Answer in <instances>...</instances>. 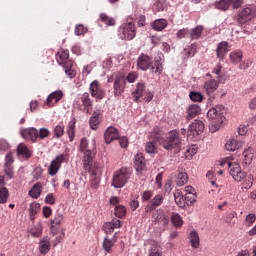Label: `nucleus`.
<instances>
[{
    "label": "nucleus",
    "instance_id": "obj_54",
    "mask_svg": "<svg viewBox=\"0 0 256 256\" xmlns=\"http://www.w3.org/2000/svg\"><path fill=\"white\" fill-rule=\"evenodd\" d=\"M139 78V74L137 72H130L127 77H125L126 81H128V83H135V81H137V79Z\"/></svg>",
    "mask_w": 256,
    "mask_h": 256
},
{
    "label": "nucleus",
    "instance_id": "obj_41",
    "mask_svg": "<svg viewBox=\"0 0 256 256\" xmlns=\"http://www.w3.org/2000/svg\"><path fill=\"white\" fill-rule=\"evenodd\" d=\"M203 33V26H196L190 32V39L193 41L195 39H199Z\"/></svg>",
    "mask_w": 256,
    "mask_h": 256
},
{
    "label": "nucleus",
    "instance_id": "obj_19",
    "mask_svg": "<svg viewBox=\"0 0 256 256\" xmlns=\"http://www.w3.org/2000/svg\"><path fill=\"white\" fill-rule=\"evenodd\" d=\"M63 99V92L61 90L52 92L46 99V104L48 107H53L56 103H59Z\"/></svg>",
    "mask_w": 256,
    "mask_h": 256
},
{
    "label": "nucleus",
    "instance_id": "obj_47",
    "mask_svg": "<svg viewBox=\"0 0 256 256\" xmlns=\"http://www.w3.org/2000/svg\"><path fill=\"white\" fill-rule=\"evenodd\" d=\"M231 7L229 0H220L216 3V9H220L221 11H227Z\"/></svg>",
    "mask_w": 256,
    "mask_h": 256
},
{
    "label": "nucleus",
    "instance_id": "obj_44",
    "mask_svg": "<svg viewBox=\"0 0 256 256\" xmlns=\"http://www.w3.org/2000/svg\"><path fill=\"white\" fill-rule=\"evenodd\" d=\"M100 19H101L102 23H105V25H108V27H113L115 25L114 18L113 17H109L105 13L100 14Z\"/></svg>",
    "mask_w": 256,
    "mask_h": 256
},
{
    "label": "nucleus",
    "instance_id": "obj_27",
    "mask_svg": "<svg viewBox=\"0 0 256 256\" xmlns=\"http://www.w3.org/2000/svg\"><path fill=\"white\" fill-rule=\"evenodd\" d=\"M163 201H165V198L163 197V195H161V194L156 195L151 200V203L148 206L150 211H155V209H157V207H161V205H163Z\"/></svg>",
    "mask_w": 256,
    "mask_h": 256
},
{
    "label": "nucleus",
    "instance_id": "obj_55",
    "mask_svg": "<svg viewBox=\"0 0 256 256\" xmlns=\"http://www.w3.org/2000/svg\"><path fill=\"white\" fill-rule=\"evenodd\" d=\"M43 175V169L41 167H36L32 172V177H34L36 180L41 179Z\"/></svg>",
    "mask_w": 256,
    "mask_h": 256
},
{
    "label": "nucleus",
    "instance_id": "obj_6",
    "mask_svg": "<svg viewBox=\"0 0 256 256\" xmlns=\"http://www.w3.org/2000/svg\"><path fill=\"white\" fill-rule=\"evenodd\" d=\"M129 179H131V171L127 168H121L114 173L112 186L115 187V189H122V187L127 185Z\"/></svg>",
    "mask_w": 256,
    "mask_h": 256
},
{
    "label": "nucleus",
    "instance_id": "obj_3",
    "mask_svg": "<svg viewBox=\"0 0 256 256\" xmlns=\"http://www.w3.org/2000/svg\"><path fill=\"white\" fill-rule=\"evenodd\" d=\"M185 133H187V130L185 128H182L179 130H172L168 133V136L166 140L162 142V147L166 149L167 151H173L175 149L176 151H180L184 149L185 147V140L183 137H185Z\"/></svg>",
    "mask_w": 256,
    "mask_h": 256
},
{
    "label": "nucleus",
    "instance_id": "obj_14",
    "mask_svg": "<svg viewBox=\"0 0 256 256\" xmlns=\"http://www.w3.org/2000/svg\"><path fill=\"white\" fill-rule=\"evenodd\" d=\"M89 89L91 96L94 97V99L101 100L105 97V90L101 88V84L97 80L90 83Z\"/></svg>",
    "mask_w": 256,
    "mask_h": 256
},
{
    "label": "nucleus",
    "instance_id": "obj_42",
    "mask_svg": "<svg viewBox=\"0 0 256 256\" xmlns=\"http://www.w3.org/2000/svg\"><path fill=\"white\" fill-rule=\"evenodd\" d=\"M184 201L188 207H191L197 201V193H186Z\"/></svg>",
    "mask_w": 256,
    "mask_h": 256
},
{
    "label": "nucleus",
    "instance_id": "obj_37",
    "mask_svg": "<svg viewBox=\"0 0 256 256\" xmlns=\"http://www.w3.org/2000/svg\"><path fill=\"white\" fill-rule=\"evenodd\" d=\"M188 176L186 172H178L177 176H176V184L178 187H183V185H185V183H187L188 181Z\"/></svg>",
    "mask_w": 256,
    "mask_h": 256
},
{
    "label": "nucleus",
    "instance_id": "obj_45",
    "mask_svg": "<svg viewBox=\"0 0 256 256\" xmlns=\"http://www.w3.org/2000/svg\"><path fill=\"white\" fill-rule=\"evenodd\" d=\"M145 151L150 155L157 153V144L153 141L147 142L145 146Z\"/></svg>",
    "mask_w": 256,
    "mask_h": 256
},
{
    "label": "nucleus",
    "instance_id": "obj_32",
    "mask_svg": "<svg viewBox=\"0 0 256 256\" xmlns=\"http://www.w3.org/2000/svg\"><path fill=\"white\" fill-rule=\"evenodd\" d=\"M13 154H7L5 158V172L6 175L13 174Z\"/></svg>",
    "mask_w": 256,
    "mask_h": 256
},
{
    "label": "nucleus",
    "instance_id": "obj_63",
    "mask_svg": "<svg viewBox=\"0 0 256 256\" xmlns=\"http://www.w3.org/2000/svg\"><path fill=\"white\" fill-rule=\"evenodd\" d=\"M61 221H63V215L58 213L52 220V224L53 225H61Z\"/></svg>",
    "mask_w": 256,
    "mask_h": 256
},
{
    "label": "nucleus",
    "instance_id": "obj_49",
    "mask_svg": "<svg viewBox=\"0 0 256 256\" xmlns=\"http://www.w3.org/2000/svg\"><path fill=\"white\" fill-rule=\"evenodd\" d=\"M171 221L174 227H181L183 225V219L181 218V215L174 214L171 216Z\"/></svg>",
    "mask_w": 256,
    "mask_h": 256
},
{
    "label": "nucleus",
    "instance_id": "obj_4",
    "mask_svg": "<svg viewBox=\"0 0 256 256\" xmlns=\"http://www.w3.org/2000/svg\"><path fill=\"white\" fill-rule=\"evenodd\" d=\"M224 164L228 165L229 173L237 183H242V189H249L253 187V175H247L246 172L241 171V166L237 162L225 161Z\"/></svg>",
    "mask_w": 256,
    "mask_h": 256
},
{
    "label": "nucleus",
    "instance_id": "obj_59",
    "mask_svg": "<svg viewBox=\"0 0 256 256\" xmlns=\"http://www.w3.org/2000/svg\"><path fill=\"white\" fill-rule=\"evenodd\" d=\"M255 220H256L255 214H248L246 216V225H247V227H251L253 225V223H255Z\"/></svg>",
    "mask_w": 256,
    "mask_h": 256
},
{
    "label": "nucleus",
    "instance_id": "obj_7",
    "mask_svg": "<svg viewBox=\"0 0 256 256\" xmlns=\"http://www.w3.org/2000/svg\"><path fill=\"white\" fill-rule=\"evenodd\" d=\"M135 35H137V32L135 30V24L132 22L124 23L118 29V37L122 41H131L135 39Z\"/></svg>",
    "mask_w": 256,
    "mask_h": 256
},
{
    "label": "nucleus",
    "instance_id": "obj_18",
    "mask_svg": "<svg viewBox=\"0 0 256 256\" xmlns=\"http://www.w3.org/2000/svg\"><path fill=\"white\" fill-rule=\"evenodd\" d=\"M134 165L137 173H141V171H145V167H147V163L145 162V156H143V153H137L135 155Z\"/></svg>",
    "mask_w": 256,
    "mask_h": 256
},
{
    "label": "nucleus",
    "instance_id": "obj_23",
    "mask_svg": "<svg viewBox=\"0 0 256 256\" xmlns=\"http://www.w3.org/2000/svg\"><path fill=\"white\" fill-rule=\"evenodd\" d=\"M212 75H215L218 83H225V74L223 73V66L218 63L212 70Z\"/></svg>",
    "mask_w": 256,
    "mask_h": 256
},
{
    "label": "nucleus",
    "instance_id": "obj_29",
    "mask_svg": "<svg viewBox=\"0 0 256 256\" xmlns=\"http://www.w3.org/2000/svg\"><path fill=\"white\" fill-rule=\"evenodd\" d=\"M99 117H101V111H95L90 120H89V123H90V127L91 129H97V127H99V124L101 123V119H99Z\"/></svg>",
    "mask_w": 256,
    "mask_h": 256
},
{
    "label": "nucleus",
    "instance_id": "obj_28",
    "mask_svg": "<svg viewBox=\"0 0 256 256\" xmlns=\"http://www.w3.org/2000/svg\"><path fill=\"white\" fill-rule=\"evenodd\" d=\"M62 67L67 77H69V79H73V77L77 75V72L73 70V60H68L67 63H65Z\"/></svg>",
    "mask_w": 256,
    "mask_h": 256
},
{
    "label": "nucleus",
    "instance_id": "obj_62",
    "mask_svg": "<svg viewBox=\"0 0 256 256\" xmlns=\"http://www.w3.org/2000/svg\"><path fill=\"white\" fill-rule=\"evenodd\" d=\"M230 5H232V9H239L241 5H243V0H229Z\"/></svg>",
    "mask_w": 256,
    "mask_h": 256
},
{
    "label": "nucleus",
    "instance_id": "obj_53",
    "mask_svg": "<svg viewBox=\"0 0 256 256\" xmlns=\"http://www.w3.org/2000/svg\"><path fill=\"white\" fill-rule=\"evenodd\" d=\"M65 133V126L57 125L54 128V135L55 137H63V134Z\"/></svg>",
    "mask_w": 256,
    "mask_h": 256
},
{
    "label": "nucleus",
    "instance_id": "obj_31",
    "mask_svg": "<svg viewBox=\"0 0 256 256\" xmlns=\"http://www.w3.org/2000/svg\"><path fill=\"white\" fill-rule=\"evenodd\" d=\"M57 63L62 65V67L69 61V50H61L56 55Z\"/></svg>",
    "mask_w": 256,
    "mask_h": 256
},
{
    "label": "nucleus",
    "instance_id": "obj_60",
    "mask_svg": "<svg viewBox=\"0 0 256 256\" xmlns=\"http://www.w3.org/2000/svg\"><path fill=\"white\" fill-rule=\"evenodd\" d=\"M155 5L158 11H165V8L167 7L166 0H158Z\"/></svg>",
    "mask_w": 256,
    "mask_h": 256
},
{
    "label": "nucleus",
    "instance_id": "obj_38",
    "mask_svg": "<svg viewBox=\"0 0 256 256\" xmlns=\"http://www.w3.org/2000/svg\"><path fill=\"white\" fill-rule=\"evenodd\" d=\"M189 239L193 249H199V245H200L199 234L195 231H192L190 233Z\"/></svg>",
    "mask_w": 256,
    "mask_h": 256
},
{
    "label": "nucleus",
    "instance_id": "obj_10",
    "mask_svg": "<svg viewBox=\"0 0 256 256\" xmlns=\"http://www.w3.org/2000/svg\"><path fill=\"white\" fill-rule=\"evenodd\" d=\"M67 157L64 154H59L55 157L54 160L51 161L50 166L48 168V173L51 177H55L56 173H59L61 169V165L65 163Z\"/></svg>",
    "mask_w": 256,
    "mask_h": 256
},
{
    "label": "nucleus",
    "instance_id": "obj_30",
    "mask_svg": "<svg viewBox=\"0 0 256 256\" xmlns=\"http://www.w3.org/2000/svg\"><path fill=\"white\" fill-rule=\"evenodd\" d=\"M243 165L244 167H249V165H251V163H253V150L251 148H248L246 150H244L243 152Z\"/></svg>",
    "mask_w": 256,
    "mask_h": 256
},
{
    "label": "nucleus",
    "instance_id": "obj_50",
    "mask_svg": "<svg viewBox=\"0 0 256 256\" xmlns=\"http://www.w3.org/2000/svg\"><path fill=\"white\" fill-rule=\"evenodd\" d=\"M189 97L191 101H195L197 103L203 101V94L200 92H190Z\"/></svg>",
    "mask_w": 256,
    "mask_h": 256
},
{
    "label": "nucleus",
    "instance_id": "obj_46",
    "mask_svg": "<svg viewBox=\"0 0 256 256\" xmlns=\"http://www.w3.org/2000/svg\"><path fill=\"white\" fill-rule=\"evenodd\" d=\"M7 199H9V190L5 187L0 188V203L2 205L7 203Z\"/></svg>",
    "mask_w": 256,
    "mask_h": 256
},
{
    "label": "nucleus",
    "instance_id": "obj_51",
    "mask_svg": "<svg viewBox=\"0 0 256 256\" xmlns=\"http://www.w3.org/2000/svg\"><path fill=\"white\" fill-rule=\"evenodd\" d=\"M49 135H51V131H49V129H47V128H41L38 131V139H40V140L47 139V137H49Z\"/></svg>",
    "mask_w": 256,
    "mask_h": 256
},
{
    "label": "nucleus",
    "instance_id": "obj_8",
    "mask_svg": "<svg viewBox=\"0 0 256 256\" xmlns=\"http://www.w3.org/2000/svg\"><path fill=\"white\" fill-rule=\"evenodd\" d=\"M73 105L77 109H80V111H86V113H89L93 107V100L89 93L85 92L80 96V101H75Z\"/></svg>",
    "mask_w": 256,
    "mask_h": 256
},
{
    "label": "nucleus",
    "instance_id": "obj_57",
    "mask_svg": "<svg viewBox=\"0 0 256 256\" xmlns=\"http://www.w3.org/2000/svg\"><path fill=\"white\" fill-rule=\"evenodd\" d=\"M87 33V28L85 26L78 24L75 27V35H84Z\"/></svg>",
    "mask_w": 256,
    "mask_h": 256
},
{
    "label": "nucleus",
    "instance_id": "obj_16",
    "mask_svg": "<svg viewBox=\"0 0 256 256\" xmlns=\"http://www.w3.org/2000/svg\"><path fill=\"white\" fill-rule=\"evenodd\" d=\"M104 139L107 144L119 139V130L113 126H109L104 132Z\"/></svg>",
    "mask_w": 256,
    "mask_h": 256
},
{
    "label": "nucleus",
    "instance_id": "obj_36",
    "mask_svg": "<svg viewBox=\"0 0 256 256\" xmlns=\"http://www.w3.org/2000/svg\"><path fill=\"white\" fill-rule=\"evenodd\" d=\"M195 53H197V45L191 44L188 48L184 49V59H189V57H195Z\"/></svg>",
    "mask_w": 256,
    "mask_h": 256
},
{
    "label": "nucleus",
    "instance_id": "obj_17",
    "mask_svg": "<svg viewBox=\"0 0 256 256\" xmlns=\"http://www.w3.org/2000/svg\"><path fill=\"white\" fill-rule=\"evenodd\" d=\"M219 89V80L210 79L204 83V91L207 95H213Z\"/></svg>",
    "mask_w": 256,
    "mask_h": 256
},
{
    "label": "nucleus",
    "instance_id": "obj_52",
    "mask_svg": "<svg viewBox=\"0 0 256 256\" xmlns=\"http://www.w3.org/2000/svg\"><path fill=\"white\" fill-rule=\"evenodd\" d=\"M174 199L178 207H185V203H183V201H185V198L183 197V195H181L180 193H176L174 194Z\"/></svg>",
    "mask_w": 256,
    "mask_h": 256
},
{
    "label": "nucleus",
    "instance_id": "obj_12",
    "mask_svg": "<svg viewBox=\"0 0 256 256\" xmlns=\"http://www.w3.org/2000/svg\"><path fill=\"white\" fill-rule=\"evenodd\" d=\"M253 17H255V9L251 6H247L238 13V22L243 25L248 21H251Z\"/></svg>",
    "mask_w": 256,
    "mask_h": 256
},
{
    "label": "nucleus",
    "instance_id": "obj_11",
    "mask_svg": "<svg viewBox=\"0 0 256 256\" xmlns=\"http://www.w3.org/2000/svg\"><path fill=\"white\" fill-rule=\"evenodd\" d=\"M114 95L115 97H119V95H123L125 93V87H127V78L123 75H117L114 79Z\"/></svg>",
    "mask_w": 256,
    "mask_h": 256
},
{
    "label": "nucleus",
    "instance_id": "obj_35",
    "mask_svg": "<svg viewBox=\"0 0 256 256\" xmlns=\"http://www.w3.org/2000/svg\"><path fill=\"white\" fill-rule=\"evenodd\" d=\"M243 59V52L241 50H235L230 53V60L237 65V63H241Z\"/></svg>",
    "mask_w": 256,
    "mask_h": 256
},
{
    "label": "nucleus",
    "instance_id": "obj_24",
    "mask_svg": "<svg viewBox=\"0 0 256 256\" xmlns=\"http://www.w3.org/2000/svg\"><path fill=\"white\" fill-rule=\"evenodd\" d=\"M187 121H191V119H195L199 113H201V107L197 104L190 105L187 109Z\"/></svg>",
    "mask_w": 256,
    "mask_h": 256
},
{
    "label": "nucleus",
    "instance_id": "obj_48",
    "mask_svg": "<svg viewBox=\"0 0 256 256\" xmlns=\"http://www.w3.org/2000/svg\"><path fill=\"white\" fill-rule=\"evenodd\" d=\"M156 223H158V225H168L169 224V216L165 215V214H159L156 217Z\"/></svg>",
    "mask_w": 256,
    "mask_h": 256
},
{
    "label": "nucleus",
    "instance_id": "obj_13",
    "mask_svg": "<svg viewBox=\"0 0 256 256\" xmlns=\"http://www.w3.org/2000/svg\"><path fill=\"white\" fill-rule=\"evenodd\" d=\"M20 135L23 139H28L32 141V143H37V139H39V130L35 127L23 128L20 130Z\"/></svg>",
    "mask_w": 256,
    "mask_h": 256
},
{
    "label": "nucleus",
    "instance_id": "obj_25",
    "mask_svg": "<svg viewBox=\"0 0 256 256\" xmlns=\"http://www.w3.org/2000/svg\"><path fill=\"white\" fill-rule=\"evenodd\" d=\"M42 191H43V185L41 184V182H37L30 189L29 195L32 197V199H39V197H41Z\"/></svg>",
    "mask_w": 256,
    "mask_h": 256
},
{
    "label": "nucleus",
    "instance_id": "obj_20",
    "mask_svg": "<svg viewBox=\"0 0 256 256\" xmlns=\"http://www.w3.org/2000/svg\"><path fill=\"white\" fill-rule=\"evenodd\" d=\"M31 155H33V151L27 147L24 143H20L17 147V156L23 157V159H31Z\"/></svg>",
    "mask_w": 256,
    "mask_h": 256
},
{
    "label": "nucleus",
    "instance_id": "obj_43",
    "mask_svg": "<svg viewBox=\"0 0 256 256\" xmlns=\"http://www.w3.org/2000/svg\"><path fill=\"white\" fill-rule=\"evenodd\" d=\"M67 133L70 141L75 139V120H71L67 126Z\"/></svg>",
    "mask_w": 256,
    "mask_h": 256
},
{
    "label": "nucleus",
    "instance_id": "obj_2",
    "mask_svg": "<svg viewBox=\"0 0 256 256\" xmlns=\"http://www.w3.org/2000/svg\"><path fill=\"white\" fill-rule=\"evenodd\" d=\"M97 145L95 139L87 140V138H82L80 141L79 152L84 153L83 157V167L85 171H91L93 167V157L95 156Z\"/></svg>",
    "mask_w": 256,
    "mask_h": 256
},
{
    "label": "nucleus",
    "instance_id": "obj_58",
    "mask_svg": "<svg viewBox=\"0 0 256 256\" xmlns=\"http://www.w3.org/2000/svg\"><path fill=\"white\" fill-rule=\"evenodd\" d=\"M42 233H43V229L41 228V226H36L31 229V235L33 237H41Z\"/></svg>",
    "mask_w": 256,
    "mask_h": 256
},
{
    "label": "nucleus",
    "instance_id": "obj_64",
    "mask_svg": "<svg viewBox=\"0 0 256 256\" xmlns=\"http://www.w3.org/2000/svg\"><path fill=\"white\" fill-rule=\"evenodd\" d=\"M148 256H163V255L161 254V251H159V248L154 247L149 250Z\"/></svg>",
    "mask_w": 256,
    "mask_h": 256
},
{
    "label": "nucleus",
    "instance_id": "obj_39",
    "mask_svg": "<svg viewBox=\"0 0 256 256\" xmlns=\"http://www.w3.org/2000/svg\"><path fill=\"white\" fill-rule=\"evenodd\" d=\"M114 215L118 219H123V217H125V215H127V208L125 206H123V205L115 206V208H114Z\"/></svg>",
    "mask_w": 256,
    "mask_h": 256
},
{
    "label": "nucleus",
    "instance_id": "obj_5",
    "mask_svg": "<svg viewBox=\"0 0 256 256\" xmlns=\"http://www.w3.org/2000/svg\"><path fill=\"white\" fill-rule=\"evenodd\" d=\"M132 97L135 103H141V101H145L146 103H150L153 100V93L147 89V86L143 82H138L136 84L135 90L132 92Z\"/></svg>",
    "mask_w": 256,
    "mask_h": 256
},
{
    "label": "nucleus",
    "instance_id": "obj_26",
    "mask_svg": "<svg viewBox=\"0 0 256 256\" xmlns=\"http://www.w3.org/2000/svg\"><path fill=\"white\" fill-rule=\"evenodd\" d=\"M115 243H117V240L115 238L105 237L102 243L103 250L106 253H111V251H113Z\"/></svg>",
    "mask_w": 256,
    "mask_h": 256
},
{
    "label": "nucleus",
    "instance_id": "obj_15",
    "mask_svg": "<svg viewBox=\"0 0 256 256\" xmlns=\"http://www.w3.org/2000/svg\"><path fill=\"white\" fill-rule=\"evenodd\" d=\"M203 131H205V123H203L202 120L196 119L189 125L188 135L196 137L197 135H201Z\"/></svg>",
    "mask_w": 256,
    "mask_h": 256
},
{
    "label": "nucleus",
    "instance_id": "obj_56",
    "mask_svg": "<svg viewBox=\"0 0 256 256\" xmlns=\"http://www.w3.org/2000/svg\"><path fill=\"white\" fill-rule=\"evenodd\" d=\"M187 35H189V29L183 28L177 32L176 37L177 39H185Z\"/></svg>",
    "mask_w": 256,
    "mask_h": 256
},
{
    "label": "nucleus",
    "instance_id": "obj_40",
    "mask_svg": "<svg viewBox=\"0 0 256 256\" xmlns=\"http://www.w3.org/2000/svg\"><path fill=\"white\" fill-rule=\"evenodd\" d=\"M40 209H41V204H39L38 202H33L30 204L29 213H30L31 219H35V215L39 213Z\"/></svg>",
    "mask_w": 256,
    "mask_h": 256
},
{
    "label": "nucleus",
    "instance_id": "obj_22",
    "mask_svg": "<svg viewBox=\"0 0 256 256\" xmlns=\"http://www.w3.org/2000/svg\"><path fill=\"white\" fill-rule=\"evenodd\" d=\"M229 53V43L222 41L218 44L216 49V55L218 59H223Z\"/></svg>",
    "mask_w": 256,
    "mask_h": 256
},
{
    "label": "nucleus",
    "instance_id": "obj_1",
    "mask_svg": "<svg viewBox=\"0 0 256 256\" xmlns=\"http://www.w3.org/2000/svg\"><path fill=\"white\" fill-rule=\"evenodd\" d=\"M161 57L163 54H160L158 58H155V62L153 63V58L149 55L141 54L137 60V67L140 71L150 70L152 75H156L159 77L163 73V63L161 62Z\"/></svg>",
    "mask_w": 256,
    "mask_h": 256
},
{
    "label": "nucleus",
    "instance_id": "obj_61",
    "mask_svg": "<svg viewBox=\"0 0 256 256\" xmlns=\"http://www.w3.org/2000/svg\"><path fill=\"white\" fill-rule=\"evenodd\" d=\"M45 202L48 203V205H55V195L49 193L45 198Z\"/></svg>",
    "mask_w": 256,
    "mask_h": 256
},
{
    "label": "nucleus",
    "instance_id": "obj_21",
    "mask_svg": "<svg viewBox=\"0 0 256 256\" xmlns=\"http://www.w3.org/2000/svg\"><path fill=\"white\" fill-rule=\"evenodd\" d=\"M241 147H243V141L235 138H230L225 144L226 151H237Z\"/></svg>",
    "mask_w": 256,
    "mask_h": 256
},
{
    "label": "nucleus",
    "instance_id": "obj_33",
    "mask_svg": "<svg viewBox=\"0 0 256 256\" xmlns=\"http://www.w3.org/2000/svg\"><path fill=\"white\" fill-rule=\"evenodd\" d=\"M167 25H168L167 20L161 18V19L155 20L152 24V27L154 31H163V29H165Z\"/></svg>",
    "mask_w": 256,
    "mask_h": 256
},
{
    "label": "nucleus",
    "instance_id": "obj_34",
    "mask_svg": "<svg viewBox=\"0 0 256 256\" xmlns=\"http://www.w3.org/2000/svg\"><path fill=\"white\" fill-rule=\"evenodd\" d=\"M39 249L42 255H47L49 253V249H51V243L49 242V239L44 238L43 240H41Z\"/></svg>",
    "mask_w": 256,
    "mask_h": 256
},
{
    "label": "nucleus",
    "instance_id": "obj_9",
    "mask_svg": "<svg viewBox=\"0 0 256 256\" xmlns=\"http://www.w3.org/2000/svg\"><path fill=\"white\" fill-rule=\"evenodd\" d=\"M225 113V107L221 105H217L207 112L208 119H211L212 121H215V123L221 124L223 123V119H225V116L223 115Z\"/></svg>",
    "mask_w": 256,
    "mask_h": 256
}]
</instances>
